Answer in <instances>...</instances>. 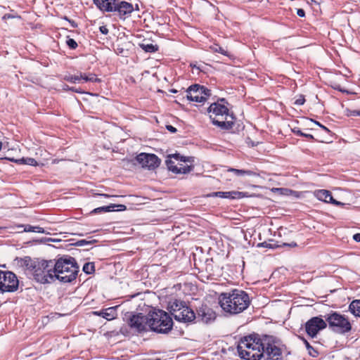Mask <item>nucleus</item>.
<instances>
[{
  "instance_id": "obj_4",
  "label": "nucleus",
  "mask_w": 360,
  "mask_h": 360,
  "mask_svg": "<svg viewBox=\"0 0 360 360\" xmlns=\"http://www.w3.org/2000/svg\"><path fill=\"white\" fill-rule=\"evenodd\" d=\"M229 103L226 98H220L210 104L207 109L208 113H212L210 118L212 124L222 130L232 129L236 120L233 112H229Z\"/></svg>"
},
{
  "instance_id": "obj_61",
  "label": "nucleus",
  "mask_w": 360,
  "mask_h": 360,
  "mask_svg": "<svg viewBox=\"0 0 360 360\" xmlns=\"http://www.w3.org/2000/svg\"><path fill=\"white\" fill-rule=\"evenodd\" d=\"M2 143L0 142V150L1 149Z\"/></svg>"
},
{
  "instance_id": "obj_36",
  "label": "nucleus",
  "mask_w": 360,
  "mask_h": 360,
  "mask_svg": "<svg viewBox=\"0 0 360 360\" xmlns=\"http://www.w3.org/2000/svg\"><path fill=\"white\" fill-rule=\"evenodd\" d=\"M25 165H31V166H37L39 164L37 160L32 158H26L25 159Z\"/></svg>"
},
{
  "instance_id": "obj_8",
  "label": "nucleus",
  "mask_w": 360,
  "mask_h": 360,
  "mask_svg": "<svg viewBox=\"0 0 360 360\" xmlns=\"http://www.w3.org/2000/svg\"><path fill=\"white\" fill-rule=\"evenodd\" d=\"M329 328L339 334H346L352 330V324L349 319L337 311H332L324 316Z\"/></svg>"
},
{
  "instance_id": "obj_56",
  "label": "nucleus",
  "mask_w": 360,
  "mask_h": 360,
  "mask_svg": "<svg viewBox=\"0 0 360 360\" xmlns=\"http://www.w3.org/2000/svg\"><path fill=\"white\" fill-rule=\"evenodd\" d=\"M12 18V16L9 14H6L4 15V16L3 17L4 19H6V18Z\"/></svg>"
},
{
  "instance_id": "obj_35",
  "label": "nucleus",
  "mask_w": 360,
  "mask_h": 360,
  "mask_svg": "<svg viewBox=\"0 0 360 360\" xmlns=\"http://www.w3.org/2000/svg\"><path fill=\"white\" fill-rule=\"evenodd\" d=\"M109 0H93L94 4L97 6V8L100 10L105 5V3Z\"/></svg>"
},
{
  "instance_id": "obj_3",
  "label": "nucleus",
  "mask_w": 360,
  "mask_h": 360,
  "mask_svg": "<svg viewBox=\"0 0 360 360\" xmlns=\"http://www.w3.org/2000/svg\"><path fill=\"white\" fill-rule=\"evenodd\" d=\"M249 295L243 290L233 289L221 292L219 296V304L226 313L232 315L245 311L250 304Z\"/></svg>"
},
{
  "instance_id": "obj_23",
  "label": "nucleus",
  "mask_w": 360,
  "mask_h": 360,
  "mask_svg": "<svg viewBox=\"0 0 360 360\" xmlns=\"http://www.w3.org/2000/svg\"><path fill=\"white\" fill-rule=\"evenodd\" d=\"M80 77L82 79L84 80L85 82H96V83H100L101 82V79L100 78H98L96 77V74L94 73H82L80 72Z\"/></svg>"
},
{
  "instance_id": "obj_30",
  "label": "nucleus",
  "mask_w": 360,
  "mask_h": 360,
  "mask_svg": "<svg viewBox=\"0 0 360 360\" xmlns=\"http://www.w3.org/2000/svg\"><path fill=\"white\" fill-rule=\"evenodd\" d=\"M165 164L169 171L174 174L177 172V166L175 165L174 162L172 160V158L167 157V159L165 160Z\"/></svg>"
},
{
  "instance_id": "obj_55",
  "label": "nucleus",
  "mask_w": 360,
  "mask_h": 360,
  "mask_svg": "<svg viewBox=\"0 0 360 360\" xmlns=\"http://www.w3.org/2000/svg\"><path fill=\"white\" fill-rule=\"evenodd\" d=\"M70 87L68 85H67V84H64V85L63 86V89L64 90H66V91H70Z\"/></svg>"
},
{
  "instance_id": "obj_14",
  "label": "nucleus",
  "mask_w": 360,
  "mask_h": 360,
  "mask_svg": "<svg viewBox=\"0 0 360 360\" xmlns=\"http://www.w3.org/2000/svg\"><path fill=\"white\" fill-rule=\"evenodd\" d=\"M196 320L209 323L216 319V313L206 304H202L196 309Z\"/></svg>"
},
{
  "instance_id": "obj_16",
  "label": "nucleus",
  "mask_w": 360,
  "mask_h": 360,
  "mask_svg": "<svg viewBox=\"0 0 360 360\" xmlns=\"http://www.w3.org/2000/svg\"><path fill=\"white\" fill-rule=\"evenodd\" d=\"M127 210V206L122 204H110L94 209L91 214H100L101 212H122Z\"/></svg>"
},
{
  "instance_id": "obj_41",
  "label": "nucleus",
  "mask_w": 360,
  "mask_h": 360,
  "mask_svg": "<svg viewBox=\"0 0 360 360\" xmlns=\"http://www.w3.org/2000/svg\"><path fill=\"white\" fill-rule=\"evenodd\" d=\"M25 159H26V158H22L20 159L12 158V159H9V160L12 162H16L20 165H25Z\"/></svg>"
},
{
  "instance_id": "obj_58",
  "label": "nucleus",
  "mask_w": 360,
  "mask_h": 360,
  "mask_svg": "<svg viewBox=\"0 0 360 360\" xmlns=\"http://www.w3.org/2000/svg\"><path fill=\"white\" fill-rule=\"evenodd\" d=\"M191 66L193 68H196V69H198V70H200V68H199V67H198L196 65L191 64Z\"/></svg>"
},
{
  "instance_id": "obj_1",
  "label": "nucleus",
  "mask_w": 360,
  "mask_h": 360,
  "mask_svg": "<svg viewBox=\"0 0 360 360\" xmlns=\"http://www.w3.org/2000/svg\"><path fill=\"white\" fill-rule=\"evenodd\" d=\"M281 340L268 335L252 333L240 338L237 351L240 358L245 360H282Z\"/></svg>"
},
{
  "instance_id": "obj_9",
  "label": "nucleus",
  "mask_w": 360,
  "mask_h": 360,
  "mask_svg": "<svg viewBox=\"0 0 360 360\" xmlns=\"http://www.w3.org/2000/svg\"><path fill=\"white\" fill-rule=\"evenodd\" d=\"M103 12L114 13L121 20H125L134 11L131 3L121 0H109L104 7L100 9Z\"/></svg>"
},
{
  "instance_id": "obj_42",
  "label": "nucleus",
  "mask_w": 360,
  "mask_h": 360,
  "mask_svg": "<svg viewBox=\"0 0 360 360\" xmlns=\"http://www.w3.org/2000/svg\"><path fill=\"white\" fill-rule=\"evenodd\" d=\"M348 115L350 116H360V110H348Z\"/></svg>"
},
{
  "instance_id": "obj_59",
  "label": "nucleus",
  "mask_w": 360,
  "mask_h": 360,
  "mask_svg": "<svg viewBox=\"0 0 360 360\" xmlns=\"http://www.w3.org/2000/svg\"><path fill=\"white\" fill-rule=\"evenodd\" d=\"M169 91L172 92V93H174V94L177 93V90L174 89H170Z\"/></svg>"
},
{
  "instance_id": "obj_37",
  "label": "nucleus",
  "mask_w": 360,
  "mask_h": 360,
  "mask_svg": "<svg viewBox=\"0 0 360 360\" xmlns=\"http://www.w3.org/2000/svg\"><path fill=\"white\" fill-rule=\"evenodd\" d=\"M18 227H24L25 232H34V226L30 224L27 225H19Z\"/></svg>"
},
{
  "instance_id": "obj_45",
  "label": "nucleus",
  "mask_w": 360,
  "mask_h": 360,
  "mask_svg": "<svg viewBox=\"0 0 360 360\" xmlns=\"http://www.w3.org/2000/svg\"><path fill=\"white\" fill-rule=\"evenodd\" d=\"M297 15L299 17L304 18L305 16V11L302 8L297 9Z\"/></svg>"
},
{
  "instance_id": "obj_21",
  "label": "nucleus",
  "mask_w": 360,
  "mask_h": 360,
  "mask_svg": "<svg viewBox=\"0 0 360 360\" xmlns=\"http://www.w3.org/2000/svg\"><path fill=\"white\" fill-rule=\"evenodd\" d=\"M139 46L147 53H155L159 49V46L157 44L146 43V40H143Z\"/></svg>"
},
{
  "instance_id": "obj_5",
  "label": "nucleus",
  "mask_w": 360,
  "mask_h": 360,
  "mask_svg": "<svg viewBox=\"0 0 360 360\" xmlns=\"http://www.w3.org/2000/svg\"><path fill=\"white\" fill-rule=\"evenodd\" d=\"M79 267L76 259L70 256L60 257L54 259V277L55 281L58 280L62 283H71L75 281L79 273Z\"/></svg>"
},
{
  "instance_id": "obj_29",
  "label": "nucleus",
  "mask_w": 360,
  "mask_h": 360,
  "mask_svg": "<svg viewBox=\"0 0 360 360\" xmlns=\"http://www.w3.org/2000/svg\"><path fill=\"white\" fill-rule=\"evenodd\" d=\"M194 168L193 165L184 166L181 165L180 167H177V172L175 174H188L191 172Z\"/></svg>"
},
{
  "instance_id": "obj_17",
  "label": "nucleus",
  "mask_w": 360,
  "mask_h": 360,
  "mask_svg": "<svg viewBox=\"0 0 360 360\" xmlns=\"http://www.w3.org/2000/svg\"><path fill=\"white\" fill-rule=\"evenodd\" d=\"M213 197H218L221 198H229V199H240L245 197L243 192L231 191H217L214 192L211 195Z\"/></svg>"
},
{
  "instance_id": "obj_10",
  "label": "nucleus",
  "mask_w": 360,
  "mask_h": 360,
  "mask_svg": "<svg viewBox=\"0 0 360 360\" xmlns=\"http://www.w3.org/2000/svg\"><path fill=\"white\" fill-rule=\"evenodd\" d=\"M19 281L12 271L0 270V291L13 292L18 289Z\"/></svg>"
},
{
  "instance_id": "obj_49",
  "label": "nucleus",
  "mask_w": 360,
  "mask_h": 360,
  "mask_svg": "<svg viewBox=\"0 0 360 360\" xmlns=\"http://www.w3.org/2000/svg\"><path fill=\"white\" fill-rule=\"evenodd\" d=\"M328 202H330L335 205H343L342 202L335 200L333 198V200H329Z\"/></svg>"
},
{
  "instance_id": "obj_57",
  "label": "nucleus",
  "mask_w": 360,
  "mask_h": 360,
  "mask_svg": "<svg viewBox=\"0 0 360 360\" xmlns=\"http://www.w3.org/2000/svg\"><path fill=\"white\" fill-rule=\"evenodd\" d=\"M98 195H101V196H103V197H105V198H109V197H110V195H108V194H98Z\"/></svg>"
},
{
  "instance_id": "obj_51",
  "label": "nucleus",
  "mask_w": 360,
  "mask_h": 360,
  "mask_svg": "<svg viewBox=\"0 0 360 360\" xmlns=\"http://www.w3.org/2000/svg\"><path fill=\"white\" fill-rule=\"evenodd\" d=\"M353 239L356 241V242H360V233H356L353 236Z\"/></svg>"
},
{
  "instance_id": "obj_48",
  "label": "nucleus",
  "mask_w": 360,
  "mask_h": 360,
  "mask_svg": "<svg viewBox=\"0 0 360 360\" xmlns=\"http://www.w3.org/2000/svg\"><path fill=\"white\" fill-rule=\"evenodd\" d=\"M70 91H73V92H76V93H79V94L84 93V91H82L81 89H77V88L74 87V86H72L71 88H70Z\"/></svg>"
},
{
  "instance_id": "obj_53",
  "label": "nucleus",
  "mask_w": 360,
  "mask_h": 360,
  "mask_svg": "<svg viewBox=\"0 0 360 360\" xmlns=\"http://www.w3.org/2000/svg\"><path fill=\"white\" fill-rule=\"evenodd\" d=\"M120 331L122 334L124 335L125 333H127V328L126 327H122Z\"/></svg>"
},
{
  "instance_id": "obj_26",
  "label": "nucleus",
  "mask_w": 360,
  "mask_h": 360,
  "mask_svg": "<svg viewBox=\"0 0 360 360\" xmlns=\"http://www.w3.org/2000/svg\"><path fill=\"white\" fill-rule=\"evenodd\" d=\"M300 339L303 341V342L305 345V347L307 349L309 352V354L311 356L316 357L318 356L319 352L317 350H316L309 343V342L304 338V337H300Z\"/></svg>"
},
{
  "instance_id": "obj_62",
  "label": "nucleus",
  "mask_w": 360,
  "mask_h": 360,
  "mask_svg": "<svg viewBox=\"0 0 360 360\" xmlns=\"http://www.w3.org/2000/svg\"><path fill=\"white\" fill-rule=\"evenodd\" d=\"M250 144H252V146H254V143L252 142H250Z\"/></svg>"
},
{
  "instance_id": "obj_6",
  "label": "nucleus",
  "mask_w": 360,
  "mask_h": 360,
  "mask_svg": "<svg viewBox=\"0 0 360 360\" xmlns=\"http://www.w3.org/2000/svg\"><path fill=\"white\" fill-rule=\"evenodd\" d=\"M173 321L168 313L162 309L149 311V328L158 333H167L172 328Z\"/></svg>"
},
{
  "instance_id": "obj_25",
  "label": "nucleus",
  "mask_w": 360,
  "mask_h": 360,
  "mask_svg": "<svg viewBox=\"0 0 360 360\" xmlns=\"http://www.w3.org/2000/svg\"><path fill=\"white\" fill-rule=\"evenodd\" d=\"M168 158H174L177 161H181L184 162H193V157H186L180 155L179 153H174L168 155Z\"/></svg>"
},
{
  "instance_id": "obj_34",
  "label": "nucleus",
  "mask_w": 360,
  "mask_h": 360,
  "mask_svg": "<svg viewBox=\"0 0 360 360\" xmlns=\"http://www.w3.org/2000/svg\"><path fill=\"white\" fill-rule=\"evenodd\" d=\"M213 50L214 52L220 53L224 56H229V53L227 51H226L224 48L221 46H219L218 45H216L214 47H213Z\"/></svg>"
},
{
  "instance_id": "obj_27",
  "label": "nucleus",
  "mask_w": 360,
  "mask_h": 360,
  "mask_svg": "<svg viewBox=\"0 0 360 360\" xmlns=\"http://www.w3.org/2000/svg\"><path fill=\"white\" fill-rule=\"evenodd\" d=\"M273 240H271L269 242L264 241L263 243H259L257 244L258 248H266L269 249H276L281 248V245H278V243H272Z\"/></svg>"
},
{
  "instance_id": "obj_40",
  "label": "nucleus",
  "mask_w": 360,
  "mask_h": 360,
  "mask_svg": "<svg viewBox=\"0 0 360 360\" xmlns=\"http://www.w3.org/2000/svg\"><path fill=\"white\" fill-rule=\"evenodd\" d=\"M304 102H305V98H304V96L301 95L300 96V98H297L295 101L294 104L296 105H303L304 103Z\"/></svg>"
},
{
  "instance_id": "obj_32",
  "label": "nucleus",
  "mask_w": 360,
  "mask_h": 360,
  "mask_svg": "<svg viewBox=\"0 0 360 360\" xmlns=\"http://www.w3.org/2000/svg\"><path fill=\"white\" fill-rule=\"evenodd\" d=\"M96 242H97L96 240H87L83 239V240H77L76 243H74V245L76 246L81 247V246H84V245H91Z\"/></svg>"
},
{
  "instance_id": "obj_19",
  "label": "nucleus",
  "mask_w": 360,
  "mask_h": 360,
  "mask_svg": "<svg viewBox=\"0 0 360 360\" xmlns=\"http://www.w3.org/2000/svg\"><path fill=\"white\" fill-rule=\"evenodd\" d=\"M186 98L191 101L198 103H204L206 101V97L202 95H199V93H194L193 91H189V87L186 91Z\"/></svg>"
},
{
  "instance_id": "obj_31",
  "label": "nucleus",
  "mask_w": 360,
  "mask_h": 360,
  "mask_svg": "<svg viewBox=\"0 0 360 360\" xmlns=\"http://www.w3.org/2000/svg\"><path fill=\"white\" fill-rule=\"evenodd\" d=\"M82 78L80 77V75H65L64 77V80L69 82L70 83H77L79 82Z\"/></svg>"
},
{
  "instance_id": "obj_63",
  "label": "nucleus",
  "mask_w": 360,
  "mask_h": 360,
  "mask_svg": "<svg viewBox=\"0 0 360 360\" xmlns=\"http://www.w3.org/2000/svg\"><path fill=\"white\" fill-rule=\"evenodd\" d=\"M250 144H252V146H254V143L252 142H250Z\"/></svg>"
},
{
  "instance_id": "obj_39",
  "label": "nucleus",
  "mask_w": 360,
  "mask_h": 360,
  "mask_svg": "<svg viewBox=\"0 0 360 360\" xmlns=\"http://www.w3.org/2000/svg\"><path fill=\"white\" fill-rule=\"evenodd\" d=\"M281 247H289V248H295L297 246V244L295 242L291 243H283L282 244H278Z\"/></svg>"
},
{
  "instance_id": "obj_12",
  "label": "nucleus",
  "mask_w": 360,
  "mask_h": 360,
  "mask_svg": "<svg viewBox=\"0 0 360 360\" xmlns=\"http://www.w3.org/2000/svg\"><path fill=\"white\" fill-rule=\"evenodd\" d=\"M327 327L326 319L321 316H314L304 323V330L308 336L316 338L319 333Z\"/></svg>"
},
{
  "instance_id": "obj_38",
  "label": "nucleus",
  "mask_w": 360,
  "mask_h": 360,
  "mask_svg": "<svg viewBox=\"0 0 360 360\" xmlns=\"http://www.w3.org/2000/svg\"><path fill=\"white\" fill-rule=\"evenodd\" d=\"M311 121L314 122L317 126H319V127H321L322 129H323L327 133H330V131L326 127H325L324 125L321 124L318 121H316L314 120H312L311 119Z\"/></svg>"
},
{
  "instance_id": "obj_22",
  "label": "nucleus",
  "mask_w": 360,
  "mask_h": 360,
  "mask_svg": "<svg viewBox=\"0 0 360 360\" xmlns=\"http://www.w3.org/2000/svg\"><path fill=\"white\" fill-rule=\"evenodd\" d=\"M349 310L355 316L360 317V300H353L349 304Z\"/></svg>"
},
{
  "instance_id": "obj_44",
  "label": "nucleus",
  "mask_w": 360,
  "mask_h": 360,
  "mask_svg": "<svg viewBox=\"0 0 360 360\" xmlns=\"http://www.w3.org/2000/svg\"><path fill=\"white\" fill-rule=\"evenodd\" d=\"M166 129L171 133H176L177 131L176 128L170 124L166 125Z\"/></svg>"
},
{
  "instance_id": "obj_11",
  "label": "nucleus",
  "mask_w": 360,
  "mask_h": 360,
  "mask_svg": "<svg viewBox=\"0 0 360 360\" xmlns=\"http://www.w3.org/2000/svg\"><path fill=\"white\" fill-rule=\"evenodd\" d=\"M127 323L130 328L137 333L146 332L147 326H149V313L147 315L142 313L131 314L127 318Z\"/></svg>"
},
{
  "instance_id": "obj_52",
  "label": "nucleus",
  "mask_w": 360,
  "mask_h": 360,
  "mask_svg": "<svg viewBox=\"0 0 360 360\" xmlns=\"http://www.w3.org/2000/svg\"><path fill=\"white\" fill-rule=\"evenodd\" d=\"M302 137H306V138H307V139H312V140H314V138L313 135L309 134H305V133H303V136H302Z\"/></svg>"
},
{
  "instance_id": "obj_43",
  "label": "nucleus",
  "mask_w": 360,
  "mask_h": 360,
  "mask_svg": "<svg viewBox=\"0 0 360 360\" xmlns=\"http://www.w3.org/2000/svg\"><path fill=\"white\" fill-rule=\"evenodd\" d=\"M99 30H100V32H101L102 34H108V32H109L108 29V28H107V27H106V26H105V25L101 26V27H99Z\"/></svg>"
},
{
  "instance_id": "obj_13",
  "label": "nucleus",
  "mask_w": 360,
  "mask_h": 360,
  "mask_svg": "<svg viewBox=\"0 0 360 360\" xmlns=\"http://www.w3.org/2000/svg\"><path fill=\"white\" fill-rule=\"evenodd\" d=\"M136 160L143 168L153 170L159 167L160 159L155 154L142 153L136 157Z\"/></svg>"
},
{
  "instance_id": "obj_20",
  "label": "nucleus",
  "mask_w": 360,
  "mask_h": 360,
  "mask_svg": "<svg viewBox=\"0 0 360 360\" xmlns=\"http://www.w3.org/2000/svg\"><path fill=\"white\" fill-rule=\"evenodd\" d=\"M316 195L319 200L328 202L333 200V195L330 191L327 190H320L316 193Z\"/></svg>"
},
{
  "instance_id": "obj_54",
  "label": "nucleus",
  "mask_w": 360,
  "mask_h": 360,
  "mask_svg": "<svg viewBox=\"0 0 360 360\" xmlns=\"http://www.w3.org/2000/svg\"><path fill=\"white\" fill-rule=\"evenodd\" d=\"M55 239L51 238H45L41 241L47 242V241H55Z\"/></svg>"
},
{
  "instance_id": "obj_50",
  "label": "nucleus",
  "mask_w": 360,
  "mask_h": 360,
  "mask_svg": "<svg viewBox=\"0 0 360 360\" xmlns=\"http://www.w3.org/2000/svg\"><path fill=\"white\" fill-rule=\"evenodd\" d=\"M69 23L70 24V25L72 28H76L78 26L77 23L75 20H69Z\"/></svg>"
},
{
  "instance_id": "obj_60",
  "label": "nucleus",
  "mask_w": 360,
  "mask_h": 360,
  "mask_svg": "<svg viewBox=\"0 0 360 360\" xmlns=\"http://www.w3.org/2000/svg\"><path fill=\"white\" fill-rule=\"evenodd\" d=\"M63 19H64V20H67V21H68V22H69V20H70V18H68L67 16H64V17H63Z\"/></svg>"
},
{
  "instance_id": "obj_18",
  "label": "nucleus",
  "mask_w": 360,
  "mask_h": 360,
  "mask_svg": "<svg viewBox=\"0 0 360 360\" xmlns=\"http://www.w3.org/2000/svg\"><path fill=\"white\" fill-rule=\"evenodd\" d=\"M189 91H193L194 93H199V95H202L206 97V99L211 96V90L207 89L206 86L195 84L189 86Z\"/></svg>"
},
{
  "instance_id": "obj_15",
  "label": "nucleus",
  "mask_w": 360,
  "mask_h": 360,
  "mask_svg": "<svg viewBox=\"0 0 360 360\" xmlns=\"http://www.w3.org/2000/svg\"><path fill=\"white\" fill-rule=\"evenodd\" d=\"M117 308L118 306L111 307L101 309L100 311H94L92 314L96 316L103 317L107 321H111L117 318Z\"/></svg>"
},
{
  "instance_id": "obj_7",
  "label": "nucleus",
  "mask_w": 360,
  "mask_h": 360,
  "mask_svg": "<svg viewBox=\"0 0 360 360\" xmlns=\"http://www.w3.org/2000/svg\"><path fill=\"white\" fill-rule=\"evenodd\" d=\"M167 309L174 319L179 322L193 323L195 319V313L185 302L174 300L169 302Z\"/></svg>"
},
{
  "instance_id": "obj_28",
  "label": "nucleus",
  "mask_w": 360,
  "mask_h": 360,
  "mask_svg": "<svg viewBox=\"0 0 360 360\" xmlns=\"http://www.w3.org/2000/svg\"><path fill=\"white\" fill-rule=\"evenodd\" d=\"M83 271L88 274H92L95 272V264L94 262H86L84 264L82 268Z\"/></svg>"
},
{
  "instance_id": "obj_47",
  "label": "nucleus",
  "mask_w": 360,
  "mask_h": 360,
  "mask_svg": "<svg viewBox=\"0 0 360 360\" xmlns=\"http://www.w3.org/2000/svg\"><path fill=\"white\" fill-rule=\"evenodd\" d=\"M34 232L35 233H45L44 229L42 227L40 226H34Z\"/></svg>"
},
{
  "instance_id": "obj_24",
  "label": "nucleus",
  "mask_w": 360,
  "mask_h": 360,
  "mask_svg": "<svg viewBox=\"0 0 360 360\" xmlns=\"http://www.w3.org/2000/svg\"><path fill=\"white\" fill-rule=\"evenodd\" d=\"M229 172L234 173L236 176H256L257 174L251 170L246 169H238L235 168H229L228 169Z\"/></svg>"
},
{
  "instance_id": "obj_2",
  "label": "nucleus",
  "mask_w": 360,
  "mask_h": 360,
  "mask_svg": "<svg viewBox=\"0 0 360 360\" xmlns=\"http://www.w3.org/2000/svg\"><path fill=\"white\" fill-rule=\"evenodd\" d=\"M17 265L27 277L39 284H51L55 281L54 259H44L30 256L16 257Z\"/></svg>"
},
{
  "instance_id": "obj_33",
  "label": "nucleus",
  "mask_w": 360,
  "mask_h": 360,
  "mask_svg": "<svg viewBox=\"0 0 360 360\" xmlns=\"http://www.w3.org/2000/svg\"><path fill=\"white\" fill-rule=\"evenodd\" d=\"M66 44L71 50H75L77 48L78 44L74 39L70 38L68 37L66 40Z\"/></svg>"
},
{
  "instance_id": "obj_46",
  "label": "nucleus",
  "mask_w": 360,
  "mask_h": 360,
  "mask_svg": "<svg viewBox=\"0 0 360 360\" xmlns=\"http://www.w3.org/2000/svg\"><path fill=\"white\" fill-rule=\"evenodd\" d=\"M292 131L297 136H303V132L300 129L294 128Z\"/></svg>"
}]
</instances>
